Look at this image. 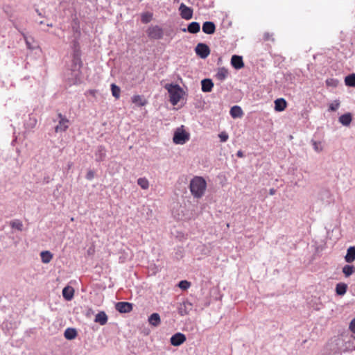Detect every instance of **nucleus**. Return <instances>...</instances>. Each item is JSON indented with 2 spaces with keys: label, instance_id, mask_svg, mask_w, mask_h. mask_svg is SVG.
Returning a JSON list of instances; mask_svg holds the SVG:
<instances>
[{
  "label": "nucleus",
  "instance_id": "49530a36",
  "mask_svg": "<svg viewBox=\"0 0 355 355\" xmlns=\"http://www.w3.org/2000/svg\"><path fill=\"white\" fill-rule=\"evenodd\" d=\"M216 76L219 79L222 80V67H218Z\"/></svg>",
  "mask_w": 355,
  "mask_h": 355
},
{
  "label": "nucleus",
  "instance_id": "a18cd8bd",
  "mask_svg": "<svg viewBox=\"0 0 355 355\" xmlns=\"http://www.w3.org/2000/svg\"><path fill=\"white\" fill-rule=\"evenodd\" d=\"M164 35L166 36H168V37H170L171 39H172L174 36V32L171 29V30H166L165 32H164Z\"/></svg>",
  "mask_w": 355,
  "mask_h": 355
},
{
  "label": "nucleus",
  "instance_id": "603ef678",
  "mask_svg": "<svg viewBox=\"0 0 355 355\" xmlns=\"http://www.w3.org/2000/svg\"><path fill=\"white\" fill-rule=\"evenodd\" d=\"M334 80L333 79H329V80H327L326 83L328 85H332V82H334Z\"/></svg>",
  "mask_w": 355,
  "mask_h": 355
},
{
  "label": "nucleus",
  "instance_id": "2eb2a0df",
  "mask_svg": "<svg viewBox=\"0 0 355 355\" xmlns=\"http://www.w3.org/2000/svg\"><path fill=\"white\" fill-rule=\"evenodd\" d=\"M202 30L205 34L211 35L215 32L216 26L214 22L207 21L202 24Z\"/></svg>",
  "mask_w": 355,
  "mask_h": 355
},
{
  "label": "nucleus",
  "instance_id": "c03bdc74",
  "mask_svg": "<svg viewBox=\"0 0 355 355\" xmlns=\"http://www.w3.org/2000/svg\"><path fill=\"white\" fill-rule=\"evenodd\" d=\"M349 329L355 334V318L350 322Z\"/></svg>",
  "mask_w": 355,
  "mask_h": 355
},
{
  "label": "nucleus",
  "instance_id": "5fc2aeb1",
  "mask_svg": "<svg viewBox=\"0 0 355 355\" xmlns=\"http://www.w3.org/2000/svg\"><path fill=\"white\" fill-rule=\"evenodd\" d=\"M226 73H227V71L225 70L224 68H223V78H225V76H226Z\"/></svg>",
  "mask_w": 355,
  "mask_h": 355
},
{
  "label": "nucleus",
  "instance_id": "5701e85b",
  "mask_svg": "<svg viewBox=\"0 0 355 355\" xmlns=\"http://www.w3.org/2000/svg\"><path fill=\"white\" fill-rule=\"evenodd\" d=\"M345 260L347 263H352L355 260V246H350L347 249Z\"/></svg>",
  "mask_w": 355,
  "mask_h": 355
},
{
  "label": "nucleus",
  "instance_id": "f704fd0d",
  "mask_svg": "<svg viewBox=\"0 0 355 355\" xmlns=\"http://www.w3.org/2000/svg\"><path fill=\"white\" fill-rule=\"evenodd\" d=\"M355 272V268L352 265H345L343 268V272L346 277H349Z\"/></svg>",
  "mask_w": 355,
  "mask_h": 355
},
{
  "label": "nucleus",
  "instance_id": "b1692460",
  "mask_svg": "<svg viewBox=\"0 0 355 355\" xmlns=\"http://www.w3.org/2000/svg\"><path fill=\"white\" fill-rule=\"evenodd\" d=\"M79 40L80 37H73V40H71L70 44V47L72 50V53L81 52Z\"/></svg>",
  "mask_w": 355,
  "mask_h": 355
},
{
  "label": "nucleus",
  "instance_id": "bb28decb",
  "mask_svg": "<svg viewBox=\"0 0 355 355\" xmlns=\"http://www.w3.org/2000/svg\"><path fill=\"white\" fill-rule=\"evenodd\" d=\"M230 114L232 118L236 119V118H241L243 114V110L239 105H234L230 109Z\"/></svg>",
  "mask_w": 355,
  "mask_h": 355
},
{
  "label": "nucleus",
  "instance_id": "f3484780",
  "mask_svg": "<svg viewBox=\"0 0 355 355\" xmlns=\"http://www.w3.org/2000/svg\"><path fill=\"white\" fill-rule=\"evenodd\" d=\"M214 87V83L211 79L205 78L201 80V89L204 92H209Z\"/></svg>",
  "mask_w": 355,
  "mask_h": 355
},
{
  "label": "nucleus",
  "instance_id": "bf43d9fd",
  "mask_svg": "<svg viewBox=\"0 0 355 355\" xmlns=\"http://www.w3.org/2000/svg\"><path fill=\"white\" fill-rule=\"evenodd\" d=\"M89 92L91 93V94H94L95 91L94 90H90Z\"/></svg>",
  "mask_w": 355,
  "mask_h": 355
},
{
  "label": "nucleus",
  "instance_id": "473e14b6",
  "mask_svg": "<svg viewBox=\"0 0 355 355\" xmlns=\"http://www.w3.org/2000/svg\"><path fill=\"white\" fill-rule=\"evenodd\" d=\"M14 26L15 27L16 29H17L20 33L21 34L23 35L24 38V40L26 42V46L28 49L30 50H33L36 48L35 46L33 45L31 42V40L30 38H28V37L26 36V35L20 31V29L18 28V26H17V24H14Z\"/></svg>",
  "mask_w": 355,
  "mask_h": 355
},
{
  "label": "nucleus",
  "instance_id": "4d7b16f0",
  "mask_svg": "<svg viewBox=\"0 0 355 355\" xmlns=\"http://www.w3.org/2000/svg\"><path fill=\"white\" fill-rule=\"evenodd\" d=\"M46 26H47V27H53V24H52V23L47 22V23H46Z\"/></svg>",
  "mask_w": 355,
  "mask_h": 355
},
{
  "label": "nucleus",
  "instance_id": "dca6fc26",
  "mask_svg": "<svg viewBox=\"0 0 355 355\" xmlns=\"http://www.w3.org/2000/svg\"><path fill=\"white\" fill-rule=\"evenodd\" d=\"M62 293L64 300L70 301L73 298L74 289L72 286H67L62 289Z\"/></svg>",
  "mask_w": 355,
  "mask_h": 355
},
{
  "label": "nucleus",
  "instance_id": "ddd939ff",
  "mask_svg": "<svg viewBox=\"0 0 355 355\" xmlns=\"http://www.w3.org/2000/svg\"><path fill=\"white\" fill-rule=\"evenodd\" d=\"M193 304L188 300L184 301L178 308V313L183 316L187 315L192 309Z\"/></svg>",
  "mask_w": 355,
  "mask_h": 355
},
{
  "label": "nucleus",
  "instance_id": "c756f323",
  "mask_svg": "<svg viewBox=\"0 0 355 355\" xmlns=\"http://www.w3.org/2000/svg\"><path fill=\"white\" fill-rule=\"evenodd\" d=\"M72 31L73 32V35L72 37H80V24L77 19L73 20L72 22Z\"/></svg>",
  "mask_w": 355,
  "mask_h": 355
},
{
  "label": "nucleus",
  "instance_id": "6e6d98bb",
  "mask_svg": "<svg viewBox=\"0 0 355 355\" xmlns=\"http://www.w3.org/2000/svg\"><path fill=\"white\" fill-rule=\"evenodd\" d=\"M218 137L220 139V141H222V137H223L222 132L218 133Z\"/></svg>",
  "mask_w": 355,
  "mask_h": 355
},
{
  "label": "nucleus",
  "instance_id": "a19ab883",
  "mask_svg": "<svg viewBox=\"0 0 355 355\" xmlns=\"http://www.w3.org/2000/svg\"><path fill=\"white\" fill-rule=\"evenodd\" d=\"M263 40L264 41H272V42H274L275 41V39L273 37V35L272 33H270L268 32H266L264 34H263Z\"/></svg>",
  "mask_w": 355,
  "mask_h": 355
},
{
  "label": "nucleus",
  "instance_id": "ea45409f",
  "mask_svg": "<svg viewBox=\"0 0 355 355\" xmlns=\"http://www.w3.org/2000/svg\"><path fill=\"white\" fill-rule=\"evenodd\" d=\"M340 106V102L339 101H335L333 103H331L329 107V111H336Z\"/></svg>",
  "mask_w": 355,
  "mask_h": 355
},
{
  "label": "nucleus",
  "instance_id": "09e8293b",
  "mask_svg": "<svg viewBox=\"0 0 355 355\" xmlns=\"http://www.w3.org/2000/svg\"><path fill=\"white\" fill-rule=\"evenodd\" d=\"M228 139V135L223 132V142L226 141Z\"/></svg>",
  "mask_w": 355,
  "mask_h": 355
},
{
  "label": "nucleus",
  "instance_id": "864d4df0",
  "mask_svg": "<svg viewBox=\"0 0 355 355\" xmlns=\"http://www.w3.org/2000/svg\"><path fill=\"white\" fill-rule=\"evenodd\" d=\"M36 12H37V13L38 14L39 16L44 17V16L42 15V14L39 11L38 9H36Z\"/></svg>",
  "mask_w": 355,
  "mask_h": 355
},
{
  "label": "nucleus",
  "instance_id": "13d9d810",
  "mask_svg": "<svg viewBox=\"0 0 355 355\" xmlns=\"http://www.w3.org/2000/svg\"><path fill=\"white\" fill-rule=\"evenodd\" d=\"M222 61V57L220 56L218 58V63H219L220 62Z\"/></svg>",
  "mask_w": 355,
  "mask_h": 355
},
{
  "label": "nucleus",
  "instance_id": "7ed1b4c3",
  "mask_svg": "<svg viewBox=\"0 0 355 355\" xmlns=\"http://www.w3.org/2000/svg\"><path fill=\"white\" fill-rule=\"evenodd\" d=\"M206 186L207 183L205 179L202 177L196 176L190 182V191L193 197L200 198L203 196Z\"/></svg>",
  "mask_w": 355,
  "mask_h": 355
},
{
  "label": "nucleus",
  "instance_id": "9b49d317",
  "mask_svg": "<svg viewBox=\"0 0 355 355\" xmlns=\"http://www.w3.org/2000/svg\"><path fill=\"white\" fill-rule=\"evenodd\" d=\"M186 340L187 338L184 334L181 332H177L171 337L170 343L171 345L178 347L184 343Z\"/></svg>",
  "mask_w": 355,
  "mask_h": 355
},
{
  "label": "nucleus",
  "instance_id": "4c0bfd02",
  "mask_svg": "<svg viewBox=\"0 0 355 355\" xmlns=\"http://www.w3.org/2000/svg\"><path fill=\"white\" fill-rule=\"evenodd\" d=\"M137 184L143 189H147L149 187L148 180L145 178H138Z\"/></svg>",
  "mask_w": 355,
  "mask_h": 355
},
{
  "label": "nucleus",
  "instance_id": "423d86ee",
  "mask_svg": "<svg viewBox=\"0 0 355 355\" xmlns=\"http://www.w3.org/2000/svg\"><path fill=\"white\" fill-rule=\"evenodd\" d=\"M146 34L151 40H159L164 35V29L158 25H150L146 30Z\"/></svg>",
  "mask_w": 355,
  "mask_h": 355
},
{
  "label": "nucleus",
  "instance_id": "79ce46f5",
  "mask_svg": "<svg viewBox=\"0 0 355 355\" xmlns=\"http://www.w3.org/2000/svg\"><path fill=\"white\" fill-rule=\"evenodd\" d=\"M312 145L315 151L320 152L322 150V148L320 147V142L312 141Z\"/></svg>",
  "mask_w": 355,
  "mask_h": 355
},
{
  "label": "nucleus",
  "instance_id": "393cba45",
  "mask_svg": "<svg viewBox=\"0 0 355 355\" xmlns=\"http://www.w3.org/2000/svg\"><path fill=\"white\" fill-rule=\"evenodd\" d=\"M352 120V116L349 112L341 115L338 119L339 122L345 126L349 125L351 123Z\"/></svg>",
  "mask_w": 355,
  "mask_h": 355
},
{
  "label": "nucleus",
  "instance_id": "4468645a",
  "mask_svg": "<svg viewBox=\"0 0 355 355\" xmlns=\"http://www.w3.org/2000/svg\"><path fill=\"white\" fill-rule=\"evenodd\" d=\"M231 64L236 69H241L244 67L242 56L234 55L231 58Z\"/></svg>",
  "mask_w": 355,
  "mask_h": 355
},
{
  "label": "nucleus",
  "instance_id": "6ab92c4d",
  "mask_svg": "<svg viewBox=\"0 0 355 355\" xmlns=\"http://www.w3.org/2000/svg\"><path fill=\"white\" fill-rule=\"evenodd\" d=\"M200 30V25L199 22L197 21H192L188 24L187 29L184 28L182 31H188L190 33H197Z\"/></svg>",
  "mask_w": 355,
  "mask_h": 355
},
{
  "label": "nucleus",
  "instance_id": "1a4fd4ad",
  "mask_svg": "<svg viewBox=\"0 0 355 355\" xmlns=\"http://www.w3.org/2000/svg\"><path fill=\"white\" fill-rule=\"evenodd\" d=\"M180 15L181 17L186 20H189L193 17V9L184 3H182L179 7Z\"/></svg>",
  "mask_w": 355,
  "mask_h": 355
},
{
  "label": "nucleus",
  "instance_id": "c85d7f7f",
  "mask_svg": "<svg viewBox=\"0 0 355 355\" xmlns=\"http://www.w3.org/2000/svg\"><path fill=\"white\" fill-rule=\"evenodd\" d=\"M40 257L42 263H49L53 259V254L48 250L42 251L40 252Z\"/></svg>",
  "mask_w": 355,
  "mask_h": 355
},
{
  "label": "nucleus",
  "instance_id": "412c9836",
  "mask_svg": "<svg viewBox=\"0 0 355 355\" xmlns=\"http://www.w3.org/2000/svg\"><path fill=\"white\" fill-rule=\"evenodd\" d=\"M37 122V121L36 117L32 114H29L28 119H26L24 123L25 128L27 130L33 129L35 127Z\"/></svg>",
  "mask_w": 355,
  "mask_h": 355
},
{
  "label": "nucleus",
  "instance_id": "aec40b11",
  "mask_svg": "<svg viewBox=\"0 0 355 355\" xmlns=\"http://www.w3.org/2000/svg\"><path fill=\"white\" fill-rule=\"evenodd\" d=\"M78 336V331L75 328L68 327L64 330V336L67 340H71Z\"/></svg>",
  "mask_w": 355,
  "mask_h": 355
},
{
  "label": "nucleus",
  "instance_id": "3c124183",
  "mask_svg": "<svg viewBox=\"0 0 355 355\" xmlns=\"http://www.w3.org/2000/svg\"><path fill=\"white\" fill-rule=\"evenodd\" d=\"M176 256L177 257H182V252L181 250H179L178 252H176Z\"/></svg>",
  "mask_w": 355,
  "mask_h": 355
},
{
  "label": "nucleus",
  "instance_id": "9d476101",
  "mask_svg": "<svg viewBox=\"0 0 355 355\" xmlns=\"http://www.w3.org/2000/svg\"><path fill=\"white\" fill-rule=\"evenodd\" d=\"M115 309L121 313H128L132 311L133 304L128 302H119L115 304Z\"/></svg>",
  "mask_w": 355,
  "mask_h": 355
},
{
  "label": "nucleus",
  "instance_id": "4be33fe9",
  "mask_svg": "<svg viewBox=\"0 0 355 355\" xmlns=\"http://www.w3.org/2000/svg\"><path fill=\"white\" fill-rule=\"evenodd\" d=\"M287 103L285 99L281 98L275 101V110L278 112L284 110L286 107Z\"/></svg>",
  "mask_w": 355,
  "mask_h": 355
},
{
  "label": "nucleus",
  "instance_id": "052dcab7",
  "mask_svg": "<svg viewBox=\"0 0 355 355\" xmlns=\"http://www.w3.org/2000/svg\"><path fill=\"white\" fill-rule=\"evenodd\" d=\"M38 23H39L40 24H44V21H40Z\"/></svg>",
  "mask_w": 355,
  "mask_h": 355
},
{
  "label": "nucleus",
  "instance_id": "e433bc0d",
  "mask_svg": "<svg viewBox=\"0 0 355 355\" xmlns=\"http://www.w3.org/2000/svg\"><path fill=\"white\" fill-rule=\"evenodd\" d=\"M110 87L112 96L116 98H119L121 92L120 87L114 83L111 84Z\"/></svg>",
  "mask_w": 355,
  "mask_h": 355
},
{
  "label": "nucleus",
  "instance_id": "8fccbe9b",
  "mask_svg": "<svg viewBox=\"0 0 355 355\" xmlns=\"http://www.w3.org/2000/svg\"><path fill=\"white\" fill-rule=\"evenodd\" d=\"M236 155L239 157H243L244 156L243 153L241 150H239L236 153Z\"/></svg>",
  "mask_w": 355,
  "mask_h": 355
},
{
  "label": "nucleus",
  "instance_id": "f257e3e1",
  "mask_svg": "<svg viewBox=\"0 0 355 355\" xmlns=\"http://www.w3.org/2000/svg\"><path fill=\"white\" fill-rule=\"evenodd\" d=\"M82 52L71 53V65L70 68V75L67 78L70 85H80L81 81V68L83 63L81 59Z\"/></svg>",
  "mask_w": 355,
  "mask_h": 355
},
{
  "label": "nucleus",
  "instance_id": "0eeeda50",
  "mask_svg": "<svg viewBox=\"0 0 355 355\" xmlns=\"http://www.w3.org/2000/svg\"><path fill=\"white\" fill-rule=\"evenodd\" d=\"M54 121H58V125L55 127V132L56 133L64 132L69 128V120L65 115L61 113L58 114V118Z\"/></svg>",
  "mask_w": 355,
  "mask_h": 355
},
{
  "label": "nucleus",
  "instance_id": "6e6552de",
  "mask_svg": "<svg viewBox=\"0 0 355 355\" xmlns=\"http://www.w3.org/2000/svg\"><path fill=\"white\" fill-rule=\"evenodd\" d=\"M196 54L202 59L207 58L210 54V49L209 46L203 42L198 43L195 47Z\"/></svg>",
  "mask_w": 355,
  "mask_h": 355
},
{
  "label": "nucleus",
  "instance_id": "58836bf2",
  "mask_svg": "<svg viewBox=\"0 0 355 355\" xmlns=\"http://www.w3.org/2000/svg\"><path fill=\"white\" fill-rule=\"evenodd\" d=\"M178 286L182 290L186 291L191 286V283L187 280H181L179 282Z\"/></svg>",
  "mask_w": 355,
  "mask_h": 355
},
{
  "label": "nucleus",
  "instance_id": "a211bd4d",
  "mask_svg": "<svg viewBox=\"0 0 355 355\" xmlns=\"http://www.w3.org/2000/svg\"><path fill=\"white\" fill-rule=\"evenodd\" d=\"M107 320L108 317L105 311H100L95 315L94 322L100 325H105Z\"/></svg>",
  "mask_w": 355,
  "mask_h": 355
},
{
  "label": "nucleus",
  "instance_id": "72a5a7b5",
  "mask_svg": "<svg viewBox=\"0 0 355 355\" xmlns=\"http://www.w3.org/2000/svg\"><path fill=\"white\" fill-rule=\"evenodd\" d=\"M10 225L12 229H16L19 231L23 230V223L19 219H15L10 222Z\"/></svg>",
  "mask_w": 355,
  "mask_h": 355
},
{
  "label": "nucleus",
  "instance_id": "f03ea898",
  "mask_svg": "<svg viewBox=\"0 0 355 355\" xmlns=\"http://www.w3.org/2000/svg\"><path fill=\"white\" fill-rule=\"evenodd\" d=\"M329 349L333 354H341L352 347L349 338L338 336L329 343Z\"/></svg>",
  "mask_w": 355,
  "mask_h": 355
},
{
  "label": "nucleus",
  "instance_id": "39448f33",
  "mask_svg": "<svg viewBox=\"0 0 355 355\" xmlns=\"http://www.w3.org/2000/svg\"><path fill=\"white\" fill-rule=\"evenodd\" d=\"M190 139V134L184 129L182 125L178 128L174 132L173 141L175 144L183 145L186 144Z\"/></svg>",
  "mask_w": 355,
  "mask_h": 355
},
{
  "label": "nucleus",
  "instance_id": "7c9ffc66",
  "mask_svg": "<svg viewBox=\"0 0 355 355\" xmlns=\"http://www.w3.org/2000/svg\"><path fill=\"white\" fill-rule=\"evenodd\" d=\"M347 285L345 283H338L336 286V292L338 295H343L346 293Z\"/></svg>",
  "mask_w": 355,
  "mask_h": 355
},
{
  "label": "nucleus",
  "instance_id": "de8ad7c7",
  "mask_svg": "<svg viewBox=\"0 0 355 355\" xmlns=\"http://www.w3.org/2000/svg\"><path fill=\"white\" fill-rule=\"evenodd\" d=\"M275 193H276V190L274 188L270 189V190H269L270 195L273 196L275 194Z\"/></svg>",
  "mask_w": 355,
  "mask_h": 355
},
{
  "label": "nucleus",
  "instance_id": "20e7f679",
  "mask_svg": "<svg viewBox=\"0 0 355 355\" xmlns=\"http://www.w3.org/2000/svg\"><path fill=\"white\" fill-rule=\"evenodd\" d=\"M169 94V101L173 105H176L182 97L184 91L178 84L169 83L164 86Z\"/></svg>",
  "mask_w": 355,
  "mask_h": 355
},
{
  "label": "nucleus",
  "instance_id": "37998d69",
  "mask_svg": "<svg viewBox=\"0 0 355 355\" xmlns=\"http://www.w3.org/2000/svg\"><path fill=\"white\" fill-rule=\"evenodd\" d=\"M94 171L92 170H89L85 175V178L88 180H92L94 178Z\"/></svg>",
  "mask_w": 355,
  "mask_h": 355
},
{
  "label": "nucleus",
  "instance_id": "f8f14e48",
  "mask_svg": "<svg viewBox=\"0 0 355 355\" xmlns=\"http://www.w3.org/2000/svg\"><path fill=\"white\" fill-rule=\"evenodd\" d=\"M106 153L107 150L104 146H98L95 151V161L97 162L104 161L106 157Z\"/></svg>",
  "mask_w": 355,
  "mask_h": 355
},
{
  "label": "nucleus",
  "instance_id": "cd10ccee",
  "mask_svg": "<svg viewBox=\"0 0 355 355\" xmlns=\"http://www.w3.org/2000/svg\"><path fill=\"white\" fill-rule=\"evenodd\" d=\"M148 322L154 327H157L161 322L160 316H159V313H152L148 317Z\"/></svg>",
  "mask_w": 355,
  "mask_h": 355
},
{
  "label": "nucleus",
  "instance_id": "a878e982",
  "mask_svg": "<svg viewBox=\"0 0 355 355\" xmlns=\"http://www.w3.org/2000/svg\"><path fill=\"white\" fill-rule=\"evenodd\" d=\"M132 102L139 107L144 106L148 103V101L140 95H134L132 97Z\"/></svg>",
  "mask_w": 355,
  "mask_h": 355
},
{
  "label": "nucleus",
  "instance_id": "c9c22d12",
  "mask_svg": "<svg viewBox=\"0 0 355 355\" xmlns=\"http://www.w3.org/2000/svg\"><path fill=\"white\" fill-rule=\"evenodd\" d=\"M345 85L349 87H355V73L347 76L345 78Z\"/></svg>",
  "mask_w": 355,
  "mask_h": 355
},
{
  "label": "nucleus",
  "instance_id": "2f4dec72",
  "mask_svg": "<svg viewBox=\"0 0 355 355\" xmlns=\"http://www.w3.org/2000/svg\"><path fill=\"white\" fill-rule=\"evenodd\" d=\"M153 14L150 12H144L141 14V21L143 24H148L153 19Z\"/></svg>",
  "mask_w": 355,
  "mask_h": 355
}]
</instances>
